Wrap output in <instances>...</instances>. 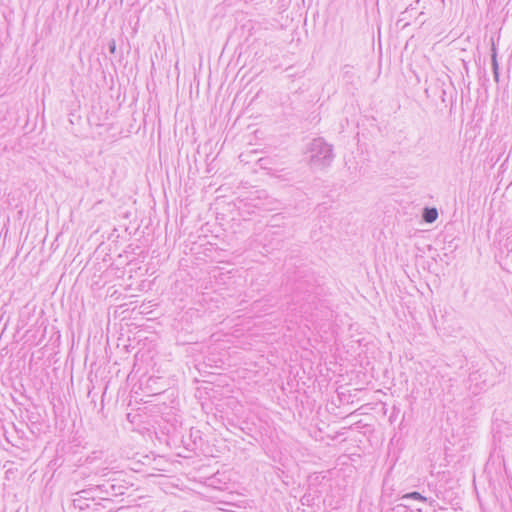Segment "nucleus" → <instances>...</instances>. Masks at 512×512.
<instances>
[{"label": "nucleus", "mask_w": 512, "mask_h": 512, "mask_svg": "<svg viewBox=\"0 0 512 512\" xmlns=\"http://www.w3.org/2000/svg\"><path fill=\"white\" fill-rule=\"evenodd\" d=\"M72 508L78 512H88L90 509V503L82 497H79L78 493H75V498L72 500Z\"/></svg>", "instance_id": "nucleus-6"}, {"label": "nucleus", "mask_w": 512, "mask_h": 512, "mask_svg": "<svg viewBox=\"0 0 512 512\" xmlns=\"http://www.w3.org/2000/svg\"><path fill=\"white\" fill-rule=\"evenodd\" d=\"M137 415H132L131 413H128L127 414V420L131 423H134L135 421V418H136Z\"/></svg>", "instance_id": "nucleus-14"}, {"label": "nucleus", "mask_w": 512, "mask_h": 512, "mask_svg": "<svg viewBox=\"0 0 512 512\" xmlns=\"http://www.w3.org/2000/svg\"><path fill=\"white\" fill-rule=\"evenodd\" d=\"M412 9H414V7H413V5H412V4H410V5L406 8V10H405V11H403V12L401 13V15H400L401 17H400V19L398 20V22H401V21L406 20V19H407V15H406V14H408V13L410 12V10H412Z\"/></svg>", "instance_id": "nucleus-10"}, {"label": "nucleus", "mask_w": 512, "mask_h": 512, "mask_svg": "<svg viewBox=\"0 0 512 512\" xmlns=\"http://www.w3.org/2000/svg\"><path fill=\"white\" fill-rule=\"evenodd\" d=\"M415 3H416V4H419V3H420V0H416V1H415Z\"/></svg>", "instance_id": "nucleus-19"}, {"label": "nucleus", "mask_w": 512, "mask_h": 512, "mask_svg": "<svg viewBox=\"0 0 512 512\" xmlns=\"http://www.w3.org/2000/svg\"><path fill=\"white\" fill-rule=\"evenodd\" d=\"M311 500H312L311 495L305 494V495L301 498V503H302L303 505H309Z\"/></svg>", "instance_id": "nucleus-13"}, {"label": "nucleus", "mask_w": 512, "mask_h": 512, "mask_svg": "<svg viewBox=\"0 0 512 512\" xmlns=\"http://www.w3.org/2000/svg\"><path fill=\"white\" fill-rule=\"evenodd\" d=\"M393 416H396L395 412H392V415H390V420L393 418Z\"/></svg>", "instance_id": "nucleus-16"}, {"label": "nucleus", "mask_w": 512, "mask_h": 512, "mask_svg": "<svg viewBox=\"0 0 512 512\" xmlns=\"http://www.w3.org/2000/svg\"><path fill=\"white\" fill-rule=\"evenodd\" d=\"M401 506H404L408 509H410L412 512H422V510L420 508H416L415 510L409 505V501H402V503L400 504Z\"/></svg>", "instance_id": "nucleus-12"}, {"label": "nucleus", "mask_w": 512, "mask_h": 512, "mask_svg": "<svg viewBox=\"0 0 512 512\" xmlns=\"http://www.w3.org/2000/svg\"><path fill=\"white\" fill-rule=\"evenodd\" d=\"M393 416H396L395 412H392V415H390V420L393 418Z\"/></svg>", "instance_id": "nucleus-15"}, {"label": "nucleus", "mask_w": 512, "mask_h": 512, "mask_svg": "<svg viewBox=\"0 0 512 512\" xmlns=\"http://www.w3.org/2000/svg\"><path fill=\"white\" fill-rule=\"evenodd\" d=\"M316 289L317 287L313 284L306 286L305 281H298L295 289L296 297L308 303H313L317 295Z\"/></svg>", "instance_id": "nucleus-3"}, {"label": "nucleus", "mask_w": 512, "mask_h": 512, "mask_svg": "<svg viewBox=\"0 0 512 512\" xmlns=\"http://www.w3.org/2000/svg\"><path fill=\"white\" fill-rule=\"evenodd\" d=\"M308 163L312 169L323 170L331 166L334 160L333 145L327 143L324 138L312 139L306 147Z\"/></svg>", "instance_id": "nucleus-1"}, {"label": "nucleus", "mask_w": 512, "mask_h": 512, "mask_svg": "<svg viewBox=\"0 0 512 512\" xmlns=\"http://www.w3.org/2000/svg\"><path fill=\"white\" fill-rule=\"evenodd\" d=\"M100 489V495L109 498L108 496H119L124 494L125 487L122 485H116L109 481L98 485Z\"/></svg>", "instance_id": "nucleus-4"}, {"label": "nucleus", "mask_w": 512, "mask_h": 512, "mask_svg": "<svg viewBox=\"0 0 512 512\" xmlns=\"http://www.w3.org/2000/svg\"><path fill=\"white\" fill-rule=\"evenodd\" d=\"M393 416H396L395 412H392V415H390V420L393 418Z\"/></svg>", "instance_id": "nucleus-17"}, {"label": "nucleus", "mask_w": 512, "mask_h": 512, "mask_svg": "<svg viewBox=\"0 0 512 512\" xmlns=\"http://www.w3.org/2000/svg\"><path fill=\"white\" fill-rule=\"evenodd\" d=\"M423 15H424V12H423V11H421V12L419 13V16H418V17H421V16H423Z\"/></svg>", "instance_id": "nucleus-18"}, {"label": "nucleus", "mask_w": 512, "mask_h": 512, "mask_svg": "<svg viewBox=\"0 0 512 512\" xmlns=\"http://www.w3.org/2000/svg\"><path fill=\"white\" fill-rule=\"evenodd\" d=\"M438 218V211L435 207H425L422 212V219L426 223H433Z\"/></svg>", "instance_id": "nucleus-8"}, {"label": "nucleus", "mask_w": 512, "mask_h": 512, "mask_svg": "<svg viewBox=\"0 0 512 512\" xmlns=\"http://www.w3.org/2000/svg\"><path fill=\"white\" fill-rule=\"evenodd\" d=\"M491 66H492L494 80H495V82H499V64H498V60H497V48L494 43H492V48H491Z\"/></svg>", "instance_id": "nucleus-7"}, {"label": "nucleus", "mask_w": 512, "mask_h": 512, "mask_svg": "<svg viewBox=\"0 0 512 512\" xmlns=\"http://www.w3.org/2000/svg\"><path fill=\"white\" fill-rule=\"evenodd\" d=\"M400 500L401 501L416 500V501H420V502H427L428 501V499L425 496L421 495L417 491H413V492H409V493L404 494L400 498Z\"/></svg>", "instance_id": "nucleus-9"}, {"label": "nucleus", "mask_w": 512, "mask_h": 512, "mask_svg": "<svg viewBox=\"0 0 512 512\" xmlns=\"http://www.w3.org/2000/svg\"><path fill=\"white\" fill-rule=\"evenodd\" d=\"M108 49L111 54H114L116 52V42L114 39L109 41L108 43Z\"/></svg>", "instance_id": "nucleus-11"}, {"label": "nucleus", "mask_w": 512, "mask_h": 512, "mask_svg": "<svg viewBox=\"0 0 512 512\" xmlns=\"http://www.w3.org/2000/svg\"><path fill=\"white\" fill-rule=\"evenodd\" d=\"M76 458V450L70 444H58L53 459L49 462L48 467L54 473L61 468H68L69 470L77 466L79 460Z\"/></svg>", "instance_id": "nucleus-2"}, {"label": "nucleus", "mask_w": 512, "mask_h": 512, "mask_svg": "<svg viewBox=\"0 0 512 512\" xmlns=\"http://www.w3.org/2000/svg\"><path fill=\"white\" fill-rule=\"evenodd\" d=\"M77 493L79 494V497H82L88 501L95 500L96 498H99L101 500L111 501L110 498L100 495V489H98V485L83 489Z\"/></svg>", "instance_id": "nucleus-5"}]
</instances>
